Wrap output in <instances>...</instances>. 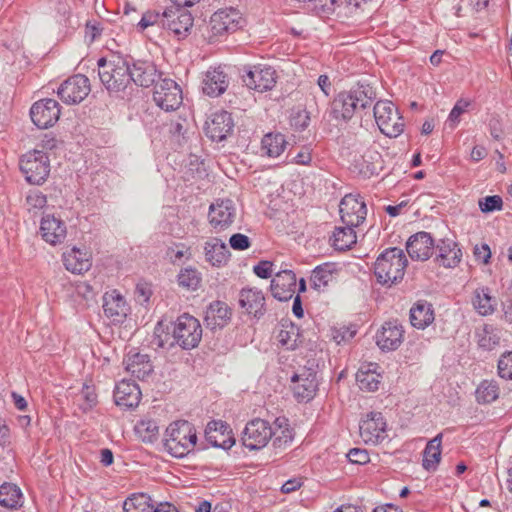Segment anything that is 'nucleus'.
Wrapping results in <instances>:
<instances>
[{
	"mask_svg": "<svg viewBox=\"0 0 512 512\" xmlns=\"http://www.w3.org/2000/svg\"><path fill=\"white\" fill-rule=\"evenodd\" d=\"M98 76L110 96L124 99L132 93L133 77L130 62L121 56L100 58L97 62Z\"/></svg>",
	"mask_w": 512,
	"mask_h": 512,
	"instance_id": "nucleus-1",
	"label": "nucleus"
},
{
	"mask_svg": "<svg viewBox=\"0 0 512 512\" xmlns=\"http://www.w3.org/2000/svg\"><path fill=\"white\" fill-rule=\"evenodd\" d=\"M374 87L358 82L348 91L338 93L331 102L330 114L336 120H350L360 110L371 106L376 99Z\"/></svg>",
	"mask_w": 512,
	"mask_h": 512,
	"instance_id": "nucleus-2",
	"label": "nucleus"
},
{
	"mask_svg": "<svg viewBox=\"0 0 512 512\" xmlns=\"http://www.w3.org/2000/svg\"><path fill=\"white\" fill-rule=\"evenodd\" d=\"M408 260L404 251L398 247L385 249L374 263V275L383 286L398 284L405 275Z\"/></svg>",
	"mask_w": 512,
	"mask_h": 512,
	"instance_id": "nucleus-3",
	"label": "nucleus"
},
{
	"mask_svg": "<svg viewBox=\"0 0 512 512\" xmlns=\"http://www.w3.org/2000/svg\"><path fill=\"white\" fill-rule=\"evenodd\" d=\"M197 434L194 426L186 420L171 423L166 429L164 449L173 457L182 458L194 450Z\"/></svg>",
	"mask_w": 512,
	"mask_h": 512,
	"instance_id": "nucleus-4",
	"label": "nucleus"
},
{
	"mask_svg": "<svg viewBox=\"0 0 512 512\" xmlns=\"http://www.w3.org/2000/svg\"><path fill=\"white\" fill-rule=\"evenodd\" d=\"M19 168L29 184L42 185L50 174V158L43 150L34 149L20 157Z\"/></svg>",
	"mask_w": 512,
	"mask_h": 512,
	"instance_id": "nucleus-5",
	"label": "nucleus"
},
{
	"mask_svg": "<svg viewBox=\"0 0 512 512\" xmlns=\"http://www.w3.org/2000/svg\"><path fill=\"white\" fill-rule=\"evenodd\" d=\"M373 115L380 131L392 138L399 136L404 130V121L394 104L388 100H380L373 107Z\"/></svg>",
	"mask_w": 512,
	"mask_h": 512,
	"instance_id": "nucleus-6",
	"label": "nucleus"
},
{
	"mask_svg": "<svg viewBox=\"0 0 512 512\" xmlns=\"http://www.w3.org/2000/svg\"><path fill=\"white\" fill-rule=\"evenodd\" d=\"M202 338V327L199 320L189 314L177 318L173 326V339L184 350L198 346Z\"/></svg>",
	"mask_w": 512,
	"mask_h": 512,
	"instance_id": "nucleus-7",
	"label": "nucleus"
},
{
	"mask_svg": "<svg viewBox=\"0 0 512 512\" xmlns=\"http://www.w3.org/2000/svg\"><path fill=\"white\" fill-rule=\"evenodd\" d=\"M276 70L266 64H257L249 66L244 69L242 80L244 84L249 88L258 92H266L276 85L277 82Z\"/></svg>",
	"mask_w": 512,
	"mask_h": 512,
	"instance_id": "nucleus-8",
	"label": "nucleus"
},
{
	"mask_svg": "<svg viewBox=\"0 0 512 512\" xmlns=\"http://www.w3.org/2000/svg\"><path fill=\"white\" fill-rule=\"evenodd\" d=\"M192 14L183 8H170L162 13L161 26L178 39L186 38L193 26Z\"/></svg>",
	"mask_w": 512,
	"mask_h": 512,
	"instance_id": "nucleus-9",
	"label": "nucleus"
},
{
	"mask_svg": "<svg viewBox=\"0 0 512 512\" xmlns=\"http://www.w3.org/2000/svg\"><path fill=\"white\" fill-rule=\"evenodd\" d=\"M153 99L161 109L174 111L182 104V90L174 80L162 79L155 85Z\"/></svg>",
	"mask_w": 512,
	"mask_h": 512,
	"instance_id": "nucleus-10",
	"label": "nucleus"
},
{
	"mask_svg": "<svg viewBox=\"0 0 512 512\" xmlns=\"http://www.w3.org/2000/svg\"><path fill=\"white\" fill-rule=\"evenodd\" d=\"M272 434L269 422L254 419L246 424L242 433V444L249 450H260L267 445Z\"/></svg>",
	"mask_w": 512,
	"mask_h": 512,
	"instance_id": "nucleus-11",
	"label": "nucleus"
},
{
	"mask_svg": "<svg viewBox=\"0 0 512 512\" xmlns=\"http://www.w3.org/2000/svg\"><path fill=\"white\" fill-rule=\"evenodd\" d=\"M89 79L82 74L74 75L65 80L58 88V97L66 104H77L83 101L90 92Z\"/></svg>",
	"mask_w": 512,
	"mask_h": 512,
	"instance_id": "nucleus-12",
	"label": "nucleus"
},
{
	"mask_svg": "<svg viewBox=\"0 0 512 512\" xmlns=\"http://www.w3.org/2000/svg\"><path fill=\"white\" fill-rule=\"evenodd\" d=\"M339 213L345 225L357 227L366 219V204L360 195L347 194L339 204Z\"/></svg>",
	"mask_w": 512,
	"mask_h": 512,
	"instance_id": "nucleus-13",
	"label": "nucleus"
},
{
	"mask_svg": "<svg viewBox=\"0 0 512 512\" xmlns=\"http://www.w3.org/2000/svg\"><path fill=\"white\" fill-rule=\"evenodd\" d=\"M60 113L59 103L50 98L35 102L30 109L32 122L41 129L53 126L58 121Z\"/></svg>",
	"mask_w": 512,
	"mask_h": 512,
	"instance_id": "nucleus-14",
	"label": "nucleus"
},
{
	"mask_svg": "<svg viewBox=\"0 0 512 512\" xmlns=\"http://www.w3.org/2000/svg\"><path fill=\"white\" fill-rule=\"evenodd\" d=\"M386 421L380 412H370L360 422L359 430L366 444L377 445L387 438Z\"/></svg>",
	"mask_w": 512,
	"mask_h": 512,
	"instance_id": "nucleus-15",
	"label": "nucleus"
},
{
	"mask_svg": "<svg viewBox=\"0 0 512 512\" xmlns=\"http://www.w3.org/2000/svg\"><path fill=\"white\" fill-rule=\"evenodd\" d=\"M236 216V208L232 200L221 199L209 207V223L215 232L219 233L227 229Z\"/></svg>",
	"mask_w": 512,
	"mask_h": 512,
	"instance_id": "nucleus-16",
	"label": "nucleus"
},
{
	"mask_svg": "<svg viewBox=\"0 0 512 512\" xmlns=\"http://www.w3.org/2000/svg\"><path fill=\"white\" fill-rule=\"evenodd\" d=\"M435 240L430 233L420 231L411 235L406 242V251L414 261H426L434 252Z\"/></svg>",
	"mask_w": 512,
	"mask_h": 512,
	"instance_id": "nucleus-17",
	"label": "nucleus"
},
{
	"mask_svg": "<svg viewBox=\"0 0 512 512\" xmlns=\"http://www.w3.org/2000/svg\"><path fill=\"white\" fill-rule=\"evenodd\" d=\"M291 381L294 384V396L299 401H309L315 396L318 382L313 368L304 367L291 377Z\"/></svg>",
	"mask_w": 512,
	"mask_h": 512,
	"instance_id": "nucleus-18",
	"label": "nucleus"
},
{
	"mask_svg": "<svg viewBox=\"0 0 512 512\" xmlns=\"http://www.w3.org/2000/svg\"><path fill=\"white\" fill-rule=\"evenodd\" d=\"M404 333V327L397 320L386 321L376 334V344L382 351H394L403 342Z\"/></svg>",
	"mask_w": 512,
	"mask_h": 512,
	"instance_id": "nucleus-19",
	"label": "nucleus"
},
{
	"mask_svg": "<svg viewBox=\"0 0 512 512\" xmlns=\"http://www.w3.org/2000/svg\"><path fill=\"white\" fill-rule=\"evenodd\" d=\"M234 121L231 113L221 110L214 113L206 123L205 133L212 141L221 142L233 133Z\"/></svg>",
	"mask_w": 512,
	"mask_h": 512,
	"instance_id": "nucleus-20",
	"label": "nucleus"
},
{
	"mask_svg": "<svg viewBox=\"0 0 512 512\" xmlns=\"http://www.w3.org/2000/svg\"><path fill=\"white\" fill-rule=\"evenodd\" d=\"M434 250L436 257L434 261L445 268L457 267L462 259V251L459 244L451 238H443L435 242Z\"/></svg>",
	"mask_w": 512,
	"mask_h": 512,
	"instance_id": "nucleus-21",
	"label": "nucleus"
},
{
	"mask_svg": "<svg viewBox=\"0 0 512 512\" xmlns=\"http://www.w3.org/2000/svg\"><path fill=\"white\" fill-rule=\"evenodd\" d=\"M296 282V275L293 271L288 269L278 271L270 284L273 297L279 301L290 300L295 293Z\"/></svg>",
	"mask_w": 512,
	"mask_h": 512,
	"instance_id": "nucleus-22",
	"label": "nucleus"
},
{
	"mask_svg": "<svg viewBox=\"0 0 512 512\" xmlns=\"http://www.w3.org/2000/svg\"><path fill=\"white\" fill-rule=\"evenodd\" d=\"M205 438L212 446L224 450L230 449L235 444L229 425L221 420L211 421L207 424Z\"/></svg>",
	"mask_w": 512,
	"mask_h": 512,
	"instance_id": "nucleus-23",
	"label": "nucleus"
},
{
	"mask_svg": "<svg viewBox=\"0 0 512 512\" xmlns=\"http://www.w3.org/2000/svg\"><path fill=\"white\" fill-rule=\"evenodd\" d=\"M103 311L113 323H121L128 314L129 306L117 290H111L103 295Z\"/></svg>",
	"mask_w": 512,
	"mask_h": 512,
	"instance_id": "nucleus-24",
	"label": "nucleus"
},
{
	"mask_svg": "<svg viewBox=\"0 0 512 512\" xmlns=\"http://www.w3.org/2000/svg\"><path fill=\"white\" fill-rule=\"evenodd\" d=\"M141 399L139 386L129 380L120 381L114 390L115 404L123 409H133L138 406Z\"/></svg>",
	"mask_w": 512,
	"mask_h": 512,
	"instance_id": "nucleus-25",
	"label": "nucleus"
},
{
	"mask_svg": "<svg viewBox=\"0 0 512 512\" xmlns=\"http://www.w3.org/2000/svg\"><path fill=\"white\" fill-rule=\"evenodd\" d=\"M239 305L256 319H260L266 313L264 294L256 288H243L239 292Z\"/></svg>",
	"mask_w": 512,
	"mask_h": 512,
	"instance_id": "nucleus-26",
	"label": "nucleus"
},
{
	"mask_svg": "<svg viewBox=\"0 0 512 512\" xmlns=\"http://www.w3.org/2000/svg\"><path fill=\"white\" fill-rule=\"evenodd\" d=\"M42 238L51 245L62 243L67 235L64 221L54 215L47 214L42 217L40 224Z\"/></svg>",
	"mask_w": 512,
	"mask_h": 512,
	"instance_id": "nucleus-27",
	"label": "nucleus"
},
{
	"mask_svg": "<svg viewBox=\"0 0 512 512\" xmlns=\"http://www.w3.org/2000/svg\"><path fill=\"white\" fill-rule=\"evenodd\" d=\"M130 73L133 77L132 86L148 88L160 78L156 65L150 61L137 60L130 64Z\"/></svg>",
	"mask_w": 512,
	"mask_h": 512,
	"instance_id": "nucleus-28",
	"label": "nucleus"
},
{
	"mask_svg": "<svg viewBox=\"0 0 512 512\" xmlns=\"http://www.w3.org/2000/svg\"><path fill=\"white\" fill-rule=\"evenodd\" d=\"M229 85L227 74L220 68H213L206 72L203 80L204 94L217 97L222 95Z\"/></svg>",
	"mask_w": 512,
	"mask_h": 512,
	"instance_id": "nucleus-29",
	"label": "nucleus"
},
{
	"mask_svg": "<svg viewBox=\"0 0 512 512\" xmlns=\"http://www.w3.org/2000/svg\"><path fill=\"white\" fill-rule=\"evenodd\" d=\"M355 167L365 178L378 175L383 169L382 156L375 148H368L361 158L356 160Z\"/></svg>",
	"mask_w": 512,
	"mask_h": 512,
	"instance_id": "nucleus-30",
	"label": "nucleus"
},
{
	"mask_svg": "<svg viewBox=\"0 0 512 512\" xmlns=\"http://www.w3.org/2000/svg\"><path fill=\"white\" fill-rule=\"evenodd\" d=\"M62 257L65 268L74 274H82L92 265L90 254L76 247L64 252Z\"/></svg>",
	"mask_w": 512,
	"mask_h": 512,
	"instance_id": "nucleus-31",
	"label": "nucleus"
},
{
	"mask_svg": "<svg viewBox=\"0 0 512 512\" xmlns=\"http://www.w3.org/2000/svg\"><path fill=\"white\" fill-rule=\"evenodd\" d=\"M126 370L138 379H144L153 371L147 354L129 352L124 360Z\"/></svg>",
	"mask_w": 512,
	"mask_h": 512,
	"instance_id": "nucleus-32",
	"label": "nucleus"
},
{
	"mask_svg": "<svg viewBox=\"0 0 512 512\" xmlns=\"http://www.w3.org/2000/svg\"><path fill=\"white\" fill-rule=\"evenodd\" d=\"M230 317L231 311L228 305L222 301H215L206 310L205 324L211 330L223 328Z\"/></svg>",
	"mask_w": 512,
	"mask_h": 512,
	"instance_id": "nucleus-33",
	"label": "nucleus"
},
{
	"mask_svg": "<svg viewBox=\"0 0 512 512\" xmlns=\"http://www.w3.org/2000/svg\"><path fill=\"white\" fill-rule=\"evenodd\" d=\"M434 318L433 306L426 300H418L410 309V323L417 329H425Z\"/></svg>",
	"mask_w": 512,
	"mask_h": 512,
	"instance_id": "nucleus-34",
	"label": "nucleus"
},
{
	"mask_svg": "<svg viewBox=\"0 0 512 512\" xmlns=\"http://www.w3.org/2000/svg\"><path fill=\"white\" fill-rule=\"evenodd\" d=\"M206 260L213 266L220 267L227 263L230 252L227 245L218 238H212L205 243Z\"/></svg>",
	"mask_w": 512,
	"mask_h": 512,
	"instance_id": "nucleus-35",
	"label": "nucleus"
},
{
	"mask_svg": "<svg viewBox=\"0 0 512 512\" xmlns=\"http://www.w3.org/2000/svg\"><path fill=\"white\" fill-rule=\"evenodd\" d=\"M442 437V433L437 434L428 441L423 451L422 466L428 472H434L438 468L441 460Z\"/></svg>",
	"mask_w": 512,
	"mask_h": 512,
	"instance_id": "nucleus-36",
	"label": "nucleus"
},
{
	"mask_svg": "<svg viewBox=\"0 0 512 512\" xmlns=\"http://www.w3.org/2000/svg\"><path fill=\"white\" fill-rule=\"evenodd\" d=\"M276 338L279 344L287 350H295L302 343L300 328L291 322L281 324Z\"/></svg>",
	"mask_w": 512,
	"mask_h": 512,
	"instance_id": "nucleus-37",
	"label": "nucleus"
},
{
	"mask_svg": "<svg viewBox=\"0 0 512 512\" xmlns=\"http://www.w3.org/2000/svg\"><path fill=\"white\" fill-rule=\"evenodd\" d=\"M238 14L235 11H218L211 16L210 24L214 34H223L237 28Z\"/></svg>",
	"mask_w": 512,
	"mask_h": 512,
	"instance_id": "nucleus-38",
	"label": "nucleus"
},
{
	"mask_svg": "<svg viewBox=\"0 0 512 512\" xmlns=\"http://www.w3.org/2000/svg\"><path fill=\"white\" fill-rule=\"evenodd\" d=\"M23 504L21 489L13 483H3L0 486V505L9 509H18Z\"/></svg>",
	"mask_w": 512,
	"mask_h": 512,
	"instance_id": "nucleus-39",
	"label": "nucleus"
},
{
	"mask_svg": "<svg viewBox=\"0 0 512 512\" xmlns=\"http://www.w3.org/2000/svg\"><path fill=\"white\" fill-rule=\"evenodd\" d=\"M335 265L333 263H324L318 265L312 271L310 278L311 286L317 291H322L334 279Z\"/></svg>",
	"mask_w": 512,
	"mask_h": 512,
	"instance_id": "nucleus-40",
	"label": "nucleus"
},
{
	"mask_svg": "<svg viewBox=\"0 0 512 512\" xmlns=\"http://www.w3.org/2000/svg\"><path fill=\"white\" fill-rule=\"evenodd\" d=\"M354 228L355 227H350V225L335 228L332 237V244L336 250L345 251L350 249L351 246L356 243L357 236Z\"/></svg>",
	"mask_w": 512,
	"mask_h": 512,
	"instance_id": "nucleus-41",
	"label": "nucleus"
},
{
	"mask_svg": "<svg viewBox=\"0 0 512 512\" xmlns=\"http://www.w3.org/2000/svg\"><path fill=\"white\" fill-rule=\"evenodd\" d=\"M124 512H154L151 498L145 493H136L128 497L123 503Z\"/></svg>",
	"mask_w": 512,
	"mask_h": 512,
	"instance_id": "nucleus-42",
	"label": "nucleus"
},
{
	"mask_svg": "<svg viewBox=\"0 0 512 512\" xmlns=\"http://www.w3.org/2000/svg\"><path fill=\"white\" fill-rule=\"evenodd\" d=\"M261 145L269 157H278L285 149L286 140L281 133H268L263 137Z\"/></svg>",
	"mask_w": 512,
	"mask_h": 512,
	"instance_id": "nucleus-43",
	"label": "nucleus"
},
{
	"mask_svg": "<svg viewBox=\"0 0 512 512\" xmlns=\"http://www.w3.org/2000/svg\"><path fill=\"white\" fill-rule=\"evenodd\" d=\"M499 386L494 380H483L476 389V400L479 404H489L499 397Z\"/></svg>",
	"mask_w": 512,
	"mask_h": 512,
	"instance_id": "nucleus-44",
	"label": "nucleus"
},
{
	"mask_svg": "<svg viewBox=\"0 0 512 512\" xmlns=\"http://www.w3.org/2000/svg\"><path fill=\"white\" fill-rule=\"evenodd\" d=\"M473 305L481 315H489L494 311V300L490 296L488 288H481L475 291Z\"/></svg>",
	"mask_w": 512,
	"mask_h": 512,
	"instance_id": "nucleus-45",
	"label": "nucleus"
},
{
	"mask_svg": "<svg viewBox=\"0 0 512 512\" xmlns=\"http://www.w3.org/2000/svg\"><path fill=\"white\" fill-rule=\"evenodd\" d=\"M135 431L143 442L153 443L159 435V427L156 421L151 419L141 420L135 426Z\"/></svg>",
	"mask_w": 512,
	"mask_h": 512,
	"instance_id": "nucleus-46",
	"label": "nucleus"
},
{
	"mask_svg": "<svg viewBox=\"0 0 512 512\" xmlns=\"http://www.w3.org/2000/svg\"><path fill=\"white\" fill-rule=\"evenodd\" d=\"M381 378L380 373L366 372L365 367H360L356 374V380L360 389L366 391L378 390Z\"/></svg>",
	"mask_w": 512,
	"mask_h": 512,
	"instance_id": "nucleus-47",
	"label": "nucleus"
},
{
	"mask_svg": "<svg viewBox=\"0 0 512 512\" xmlns=\"http://www.w3.org/2000/svg\"><path fill=\"white\" fill-rule=\"evenodd\" d=\"M177 278L179 286L187 290H196L201 282V274L194 268L181 269Z\"/></svg>",
	"mask_w": 512,
	"mask_h": 512,
	"instance_id": "nucleus-48",
	"label": "nucleus"
},
{
	"mask_svg": "<svg viewBox=\"0 0 512 512\" xmlns=\"http://www.w3.org/2000/svg\"><path fill=\"white\" fill-rule=\"evenodd\" d=\"M47 205V196L37 189L29 190L25 198V207L30 212L40 211Z\"/></svg>",
	"mask_w": 512,
	"mask_h": 512,
	"instance_id": "nucleus-49",
	"label": "nucleus"
},
{
	"mask_svg": "<svg viewBox=\"0 0 512 512\" xmlns=\"http://www.w3.org/2000/svg\"><path fill=\"white\" fill-rule=\"evenodd\" d=\"M470 102L464 99H460L456 102L454 107L452 108L447 123L451 128H454L459 122L461 115L466 112L469 107Z\"/></svg>",
	"mask_w": 512,
	"mask_h": 512,
	"instance_id": "nucleus-50",
	"label": "nucleus"
},
{
	"mask_svg": "<svg viewBox=\"0 0 512 512\" xmlns=\"http://www.w3.org/2000/svg\"><path fill=\"white\" fill-rule=\"evenodd\" d=\"M502 206V198L498 195L486 196L485 198L479 200V207L483 213L501 210Z\"/></svg>",
	"mask_w": 512,
	"mask_h": 512,
	"instance_id": "nucleus-51",
	"label": "nucleus"
},
{
	"mask_svg": "<svg viewBox=\"0 0 512 512\" xmlns=\"http://www.w3.org/2000/svg\"><path fill=\"white\" fill-rule=\"evenodd\" d=\"M498 374L501 378L512 380V352H507L498 361Z\"/></svg>",
	"mask_w": 512,
	"mask_h": 512,
	"instance_id": "nucleus-52",
	"label": "nucleus"
},
{
	"mask_svg": "<svg viewBox=\"0 0 512 512\" xmlns=\"http://www.w3.org/2000/svg\"><path fill=\"white\" fill-rule=\"evenodd\" d=\"M356 334V329L352 326H341L332 329V338L337 344L351 340Z\"/></svg>",
	"mask_w": 512,
	"mask_h": 512,
	"instance_id": "nucleus-53",
	"label": "nucleus"
},
{
	"mask_svg": "<svg viewBox=\"0 0 512 512\" xmlns=\"http://www.w3.org/2000/svg\"><path fill=\"white\" fill-rule=\"evenodd\" d=\"M479 346L486 349L492 350L499 344V337L488 329H483L482 333L479 334L478 340Z\"/></svg>",
	"mask_w": 512,
	"mask_h": 512,
	"instance_id": "nucleus-54",
	"label": "nucleus"
},
{
	"mask_svg": "<svg viewBox=\"0 0 512 512\" xmlns=\"http://www.w3.org/2000/svg\"><path fill=\"white\" fill-rule=\"evenodd\" d=\"M102 31L103 27L97 20H88L85 24V38L89 43L95 41L101 35Z\"/></svg>",
	"mask_w": 512,
	"mask_h": 512,
	"instance_id": "nucleus-55",
	"label": "nucleus"
},
{
	"mask_svg": "<svg viewBox=\"0 0 512 512\" xmlns=\"http://www.w3.org/2000/svg\"><path fill=\"white\" fill-rule=\"evenodd\" d=\"M229 244L232 249L242 251L248 249L251 246V241L248 236L241 233H236L230 237Z\"/></svg>",
	"mask_w": 512,
	"mask_h": 512,
	"instance_id": "nucleus-56",
	"label": "nucleus"
},
{
	"mask_svg": "<svg viewBox=\"0 0 512 512\" xmlns=\"http://www.w3.org/2000/svg\"><path fill=\"white\" fill-rule=\"evenodd\" d=\"M348 460L353 464H366L370 461L369 454L365 449L352 448L346 454Z\"/></svg>",
	"mask_w": 512,
	"mask_h": 512,
	"instance_id": "nucleus-57",
	"label": "nucleus"
},
{
	"mask_svg": "<svg viewBox=\"0 0 512 512\" xmlns=\"http://www.w3.org/2000/svg\"><path fill=\"white\" fill-rule=\"evenodd\" d=\"M187 253H189V248L185 246L183 243H177L170 247H168L166 251L167 257L172 261L176 262L181 260Z\"/></svg>",
	"mask_w": 512,
	"mask_h": 512,
	"instance_id": "nucleus-58",
	"label": "nucleus"
},
{
	"mask_svg": "<svg viewBox=\"0 0 512 512\" xmlns=\"http://www.w3.org/2000/svg\"><path fill=\"white\" fill-rule=\"evenodd\" d=\"M273 263L268 260H262L253 267V272L262 279H268L273 273Z\"/></svg>",
	"mask_w": 512,
	"mask_h": 512,
	"instance_id": "nucleus-59",
	"label": "nucleus"
},
{
	"mask_svg": "<svg viewBox=\"0 0 512 512\" xmlns=\"http://www.w3.org/2000/svg\"><path fill=\"white\" fill-rule=\"evenodd\" d=\"M161 17L162 14L160 15L159 13L147 12L143 14L141 20L138 23V27H140L141 30H144L156 23L161 25Z\"/></svg>",
	"mask_w": 512,
	"mask_h": 512,
	"instance_id": "nucleus-60",
	"label": "nucleus"
},
{
	"mask_svg": "<svg viewBox=\"0 0 512 512\" xmlns=\"http://www.w3.org/2000/svg\"><path fill=\"white\" fill-rule=\"evenodd\" d=\"M474 255L476 260L481 261L483 264H487L491 258V250L487 244L482 246H476L474 248Z\"/></svg>",
	"mask_w": 512,
	"mask_h": 512,
	"instance_id": "nucleus-61",
	"label": "nucleus"
},
{
	"mask_svg": "<svg viewBox=\"0 0 512 512\" xmlns=\"http://www.w3.org/2000/svg\"><path fill=\"white\" fill-rule=\"evenodd\" d=\"M81 395L86 401V407L84 409H90L96 405L97 395L91 387L84 386Z\"/></svg>",
	"mask_w": 512,
	"mask_h": 512,
	"instance_id": "nucleus-62",
	"label": "nucleus"
},
{
	"mask_svg": "<svg viewBox=\"0 0 512 512\" xmlns=\"http://www.w3.org/2000/svg\"><path fill=\"white\" fill-rule=\"evenodd\" d=\"M312 160L309 148H302L294 157L293 162L300 165H308Z\"/></svg>",
	"mask_w": 512,
	"mask_h": 512,
	"instance_id": "nucleus-63",
	"label": "nucleus"
},
{
	"mask_svg": "<svg viewBox=\"0 0 512 512\" xmlns=\"http://www.w3.org/2000/svg\"><path fill=\"white\" fill-rule=\"evenodd\" d=\"M310 121V117L306 111L299 112L296 117L293 119V125L298 130H304L308 127Z\"/></svg>",
	"mask_w": 512,
	"mask_h": 512,
	"instance_id": "nucleus-64",
	"label": "nucleus"
}]
</instances>
